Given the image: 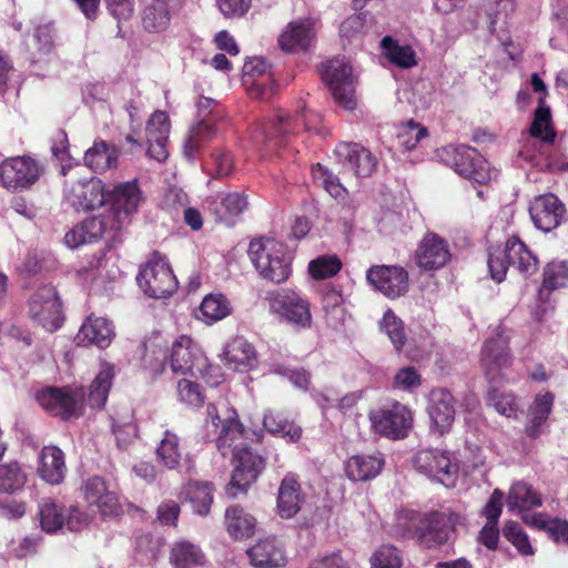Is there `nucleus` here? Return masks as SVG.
I'll use <instances>...</instances> for the list:
<instances>
[{"label": "nucleus", "mask_w": 568, "mask_h": 568, "mask_svg": "<svg viewBox=\"0 0 568 568\" xmlns=\"http://www.w3.org/2000/svg\"><path fill=\"white\" fill-rule=\"evenodd\" d=\"M199 312L197 317L205 324L212 325L227 317L232 313V305L224 294L211 293L203 298Z\"/></svg>", "instance_id": "c03bdc74"}, {"label": "nucleus", "mask_w": 568, "mask_h": 568, "mask_svg": "<svg viewBox=\"0 0 568 568\" xmlns=\"http://www.w3.org/2000/svg\"><path fill=\"white\" fill-rule=\"evenodd\" d=\"M305 503V495L302 490L298 476L287 473L278 487L276 507L281 518H293Z\"/></svg>", "instance_id": "bb28decb"}, {"label": "nucleus", "mask_w": 568, "mask_h": 568, "mask_svg": "<svg viewBox=\"0 0 568 568\" xmlns=\"http://www.w3.org/2000/svg\"><path fill=\"white\" fill-rule=\"evenodd\" d=\"M531 87L534 92H541L546 95V84L538 73L531 74ZM529 134L540 139L542 142L551 144L556 139V131L551 124V113L549 106L545 103V97L538 100V106L534 113V120L530 124Z\"/></svg>", "instance_id": "b1692460"}, {"label": "nucleus", "mask_w": 568, "mask_h": 568, "mask_svg": "<svg viewBox=\"0 0 568 568\" xmlns=\"http://www.w3.org/2000/svg\"><path fill=\"white\" fill-rule=\"evenodd\" d=\"M108 229L119 230L121 226L110 213L108 215H92L68 231L64 235V242L70 247H78L98 241Z\"/></svg>", "instance_id": "aec40b11"}, {"label": "nucleus", "mask_w": 568, "mask_h": 568, "mask_svg": "<svg viewBox=\"0 0 568 568\" xmlns=\"http://www.w3.org/2000/svg\"><path fill=\"white\" fill-rule=\"evenodd\" d=\"M113 378V366L109 364L103 365L89 388L88 403L92 408L101 409L105 406Z\"/></svg>", "instance_id": "49530a36"}, {"label": "nucleus", "mask_w": 568, "mask_h": 568, "mask_svg": "<svg viewBox=\"0 0 568 568\" xmlns=\"http://www.w3.org/2000/svg\"><path fill=\"white\" fill-rule=\"evenodd\" d=\"M487 264L491 278L497 283L506 278L509 266L515 267L525 277L536 274L539 270L537 255L518 235L509 236L504 247L491 248Z\"/></svg>", "instance_id": "f257e3e1"}, {"label": "nucleus", "mask_w": 568, "mask_h": 568, "mask_svg": "<svg viewBox=\"0 0 568 568\" xmlns=\"http://www.w3.org/2000/svg\"><path fill=\"white\" fill-rule=\"evenodd\" d=\"M509 509L530 510L541 506L540 495L524 481L515 483L507 497Z\"/></svg>", "instance_id": "864d4df0"}, {"label": "nucleus", "mask_w": 568, "mask_h": 568, "mask_svg": "<svg viewBox=\"0 0 568 568\" xmlns=\"http://www.w3.org/2000/svg\"><path fill=\"white\" fill-rule=\"evenodd\" d=\"M139 286L145 295L153 298L171 296L178 288L176 277L159 252H154L136 276Z\"/></svg>", "instance_id": "423d86ee"}, {"label": "nucleus", "mask_w": 568, "mask_h": 568, "mask_svg": "<svg viewBox=\"0 0 568 568\" xmlns=\"http://www.w3.org/2000/svg\"><path fill=\"white\" fill-rule=\"evenodd\" d=\"M83 498L90 506H97L102 516L116 515L120 505L116 495L110 491L104 478L92 476L82 487Z\"/></svg>", "instance_id": "c85d7f7f"}, {"label": "nucleus", "mask_w": 568, "mask_h": 568, "mask_svg": "<svg viewBox=\"0 0 568 568\" xmlns=\"http://www.w3.org/2000/svg\"><path fill=\"white\" fill-rule=\"evenodd\" d=\"M371 568H402V550L390 544H383L375 549L369 558Z\"/></svg>", "instance_id": "bf43d9fd"}, {"label": "nucleus", "mask_w": 568, "mask_h": 568, "mask_svg": "<svg viewBox=\"0 0 568 568\" xmlns=\"http://www.w3.org/2000/svg\"><path fill=\"white\" fill-rule=\"evenodd\" d=\"M40 406L63 420L78 417V399L70 387H47L37 393Z\"/></svg>", "instance_id": "412c9836"}, {"label": "nucleus", "mask_w": 568, "mask_h": 568, "mask_svg": "<svg viewBox=\"0 0 568 568\" xmlns=\"http://www.w3.org/2000/svg\"><path fill=\"white\" fill-rule=\"evenodd\" d=\"M224 359L230 368L237 372H248L257 364L255 347L242 336H236L226 344Z\"/></svg>", "instance_id": "72a5a7b5"}, {"label": "nucleus", "mask_w": 568, "mask_h": 568, "mask_svg": "<svg viewBox=\"0 0 568 568\" xmlns=\"http://www.w3.org/2000/svg\"><path fill=\"white\" fill-rule=\"evenodd\" d=\"M246 552L256 568H280L286 564L284 547L275 538L261 539Z\"/></svg>", "instance_id": "7c9ffc66"}, {"label": "nucleus", "mask_w": 568, "mask_h": 568, "mask_svg": "<svg viewBox=\"0 0 568 568\" xmlns=\"http://www.w3.org/2000/svg\"><path fill=\"white\" fill-rule=\"evenodd\" d=\"M311 129L305 113L276 114L272 122L264 123L258 128L254 139L268 152H280L290 135Z\"/></svg>", "instance_id": "0eeeda50"}, {"label": "nucleus", "mask_w": 568, "mask_h": 568, "mask_svg": "<svg viewBox=\"0 0 568 568\" xmlns=\"http://www.w3.org/2000/svg\"><path fill=\"white\" fill-rule=\"evenodd\" d=\"M207 414L212 417V424L217 429L216 447L219 452L225 457L235 446H243V443H237L244 436V426L237 418L230 417L221 419L216 415V407L213 404L207 405Z\"/></svg>", "instance_id": "c756f323"}, {"label": "nucleus", "mask_w": 568, "mask_h": 568, "mask_svg": "<svg viewBox=\"0 0 568 568\" xmlns=\"http://www.w3.org/2000/svg\"><path fill=\"white\" fill-rule=\"evenodd\" d=\"M480 361L486 374L491 378L503 368L510 366L513 357L508 338L501 334L488 338L483 345Z\"/></svg>", "instance_id": "cd10ccee"}, {"label": "nucleus", "mask_w": 568, "mask_h": 568, "mask_svg": "<svg viewBox=\"0 0 568 568\" xmlns=\"http://www.w3.org/2000/svg\"><path fill=\"white\" fill-rule=\"evenodd\" d=\"M312 174L314 180L318 182L331 196L339 199L346 193V189L341 183L339 178L321 163H316L312 166Z\"/></svg>", "instance_id": "052dcab7"}, {"label": "nucleus", "mask_w": 568, "mask_h": 568, "mask_svg": "<svg viewBox=\"0 0 568 568\" xmlns=\"http://www.w3.org/2000/svg\"><path fill=\"white\" fill-rule=\"evenodd\" d=\"M119 150L114 144L103 140H95L93 145L84 154V164L94 173H104L116 168Z\"/></svg>", "instance_id": "58836bf2"}, {"label": "nucleus", "mask_w": 568, "mask_h": 568, "mask_svg": "<svg viewBox=\"0 0 568 568\" xmlns=\"http://www.w3.org/2000/svg\"><path fill=\"white\" fill-rule=\"evenodd\" d=\"M566 206L552 193L539 195L529 206V214L538 230L550 232L557 229L566 217Z\"/></svg>", "instance_id": "dca6fc26"}, {"label": "nucleus", "mask_w": 568, "mask_h": 568, "mask_svg": "<svg viewBox=\"0 0 568 568\" xmlns=\"http://www.w3.org/2000/svg\"><path fill=\"white\" fill-rule=\"evenodd\" d=\"M342 267L343 263L337 255L324 254L308 263V273L313 280L322 281L335 276Z\"/></svg>", "instance_id": "13d9d810"}, {"label": "nucleus", "mask_w": 568, "mask_h": 568, "mask_svg": "<svg viewBox=\"0 0 568 568\" xmlns=\"http://www.w3.org/2000/svg\"><path fill=\"white\" fill-rule=\"evenodd\" d=\"M379 329L384 332L397 352H400L407 342L404 322L388 308L379 321Z\"/></svg>", "instance_id": "4d7b16f0"}, {"label": "nucleus", "mask_w": 568, "mask_h": 568, "mask_svg": "<svg viewBox=\"0 0 568 568\" xmlns=\"http://www.w3.org/2000/svg\"><path fill=\"white\" fill-rule=\"evenodd\" d=\"M384 467V459L378 455H354L345 465L347 477L354 481H366L375 478Z\"/></svg>", "instance_id": "ea45409f"}, {"label": "nucleus", "mask_w": 568, "mask_h": 568, "mask_svg": "<svg viewBox=\"0 0 568 568\" xmlns=\"http://www.w3.org/2000/svg\"><path fill=\"white\" fill-rule=\"evenodd\" d=\"M321 72L335 102L345 110H355V78L349 61L345 57H335L322 65Z\"/></svg>", "instance_id": "20e7f679"}, {"label": "nucleus", "mask_w": 568, "mask_h": 568, "mask_svg": "<svg viewBox=\"0 0 568 568\" xmlns=\"http://www.w3.org/2000/svg\"><path fill=\"white\" fill-rule=\"evenodd\" d=\"M315 38V21L312 18H303L286 26L278 37V45L285 52L306 51Z\"/></svg>", "instance_id": "5701e85b"}, {"label": "nucleus", "mask_w": 568, "mask_h": 568, "mask_svg": "<svg viewBox=\"0 0 568 568\" xmlns=\"http://www.w3.org/2000/svg\"><path fill=\"white\" fill-rule=\"evenodd\" d=\"M26 476L18 463L0 465V493L12 494L24 486Z\"/></svg>", "instance_id": "680f3d73"}, {"label": "nucleus", "mask_w": 568, "mask_h": 568, "mask_svg": "<svg viewBox=\"0 0 568 568\" xmlns=\"http://www.w3.org/2000/svg\"><path fill=\"white\" fill-rule=\"evenodd\" d=\"M366 278L376 291L390 300L408 292V272L399 265H373L367 270Z\"/></svg>", "instance_id": "ddd939ff"}, {"label": "nucleus", "mask_w": 568, "mask_h": 568, "mask_svg": "<svg viewBox=\"0 0 568 568\" xmlns=\"http://www.w3.org/2000/svg\"><path fill=\"white\" fill-rule=\"evenodd\" d=\"M369 420L376 434L389 439H402L413 425V413L406 405L394 402L388 407L372 410Z\"/></svg>", "instance_id": "9b49d317"}, {"label": "nucleus", "mask_w": 568, "mask_h": 568, "mask_svg": "<svg viewBox=\"0 0 568 568\" xmlns=\"http://www.w3.org/2000/svg\"><path fill=\"white\" fill-rule=\"evenodd\" d=\"M200 358V351L193 339L181 335L172 345L170 366L174 374L187 375L193 372Z\"/></svg>", "instance_id": "2f4dec72"}, {"label": "nucleus", "mask_w": 568, "mask_h": 568, "mask_svg": "<svg viewBox=\"0 0 568 568\" xmlns=\"http://www.w3.org/2000/svg\"><path fill=\"white\" fill-rule=\"evenodd\" d=\"M175 13L150 1L142 12V24L148 32L165 31Z\"/></svg>", "instance_id": "6e6d98bb"}, {"label": "nucleus", "mask_w": 568, "mask_h": 568, "mask_svg": "<svg viewBox=\"0 0 568 568\" xmlns=\"http://www.w3.org/2000/svg\"><path fill=\"white\" fill-rule=\"evenodd\" d=\"M270 312L298 329L312 326L311 304L293 290L280 288L266 293Z\"/></svg>", "instance_id": "7ed1b4c3"}, {"label": "nucleus", "mask_w": 568, "mask_h": 568, "mask_svg": "<svg viewBox=\"0 0 568 568\" xmlns=\"http://www.w3.org/2000/svg\"><path fill=\"white\" fill-rule=\"evenodd\" d=\"M171 562L175 568H194L204 565L205 556L199 546L180 541L171 550Z\"/></svg>", "instance_id": "5fc2aeb1"}, {"label": "nucleus", "mask_w": 568, "mask_h": 568, "mask_svg": "<svg viewBox=\"0 0 568 568\" xmlns=\"http://www.w3.org/2000/svg\"><path fill=\"white\" fill-rule=\"evenodd\" d=\"M439 156L447 166L465 179L478 184H486L490 180L489 164L475 148L448 145L442 149Z\"/></svg>", "instance_id": "39448f33"}, {"label": "nucleus", "mask_w": 568, "mask_h": 568, "mask_svg": "<svg viewBox=\"0 0 568 568\" xmlns=\"http://www.w3.org/2000/svg\"><path fill=\"white\" fill-rule=\"evenodd\" d=\"M112 428L116 445L121 449H126L138 437V426L133 422L120 423L116 418H112Z\"/></svg>", "instance_id": "774afa93"}, {"label": "nucleus", "mask_w": 568, "mask_h": 568, "mask_svg": "<svg viewBox=\"0 0 568 568\" xmlns=\"http://www.w3.org/2000/svg\"><path fill=\"white\" fill-rule=\"evenodd\" d=\"M170 129V119L164 111H155L148 121V154L159 162L166 160L169 155L168 140Z\"/></svg>", "instance_id": "a878e982"}, {"label": "nucleus", "mask_w": 568, "mask_h": 568, "mask_svg": "<svg viewBox=\"0 0 568 568\" xmlns=\"http://www.w3.org/2000/svg\"><path fill=\"white\" fill-rule=\"evenodd\" d=\"M248 257L260 276L275 284L287 281L292 273L291 258L283 243L274 239H255L250 242Z\"/></svg>", "instance_id": "f03ea898"}, {"label": "nucleus", "mask_w": 568, "mask_h": 568, "mask_svg": "<svg viewBox=\"0 0 568 568\" xmlns=\"http://www.w3.org/2000/svg\"><path fill=\"white\" fill-rule=\"evenodd\" d=\"M183 458L181 438L172 430L166 429L155 448L156 463L168 470H178Z\"/></svg>", "instance_id": "4c0bfd02"}, {"label": "nucleus", "mask_w": 568, "mask_h": 568, "mask_svg": "<svg viewBox=\"0 0 568 568\" xmlns=\"http://www.w3.org/2000/svg\"><path fill=\"white\" fill-rule=\"evenodd\" d=\"M384 55L394 65L402 69H409L417 64L416 54L408 44L400 45L396 39L386 36L381 41Z\"/></svg>", "instance_id": "8fccbe9b"}, {"label": "nucleus", "mask_w": 568, "mask_h": 568, "mask_svg": "<svg viewBox=\"0 0 568 568\" xmlns=\"http://www.w3.org/2000/svg\"><path fill=\"white\" fill-rule=\"evenodd\" d=\"M178 398L181 403L191 407H201L204 404V395L200 384L187 378H181L176 385Z\"/></svg>", "instance_id": "69168bd1"}, {"label": "nucleus", "mask_w": 568, "mask_h": 568, "mask_svg": "<svg viewBox=\"0 0 568 568\" xmlns=\"http://www.w3.org/2000/svg\"><path fill=\"white\" fill-rule=\"evenodd\" d=\"M64 194L68 202L77 210L93 211L106 201L103 184L98 179L65 182Z\"/></svg>", "instance_id": "f3484780"}, {"label": "nucleus", "mask_w": 568, "mask_h": 568, "mask_svg": "<svg viewBox=\"0 0 568 568\" xmlns=\"http://www.w3.org/2000/svg\"><path fill=\"white\" fill-rule=\"evenodd\" d=\"M263 426L270 434L280 436L287 442H297L302 436V428L281 413L272 410L265 413Z\"/></svg>", "instance_id": "09e8293b"}, {"label": "nucleus", "mask_w": 568, "mask_h": 568, "mask_svg": "<svg viewBox=\"0 0 568 568\" xmlns=\"http://www.w3.org/2000/svg\"><path fill=\"white\" fill-rule=\"evenodd\" d=\"M415 262L424 271L443 268L452 258L448 242L434 232L424 235L415 251Z\"/></svg>", "instance_id": "6ab92c4d"}, {"label": "nucleus", "mask_w": 568, "mask_h": 568, "mask_svg": "<svg viewBox=\"0 0 568 568\" xmlns=\"http://www.w3.org/2000/svg\"><path fill=\"white\" fill-rule=\"evenodd\" d=\"M453 532L452 519L442 511L425 513L419 527L417 544L433 549L446 544Z\"/></svg>", "instance_id": "4be33fe9"}, {"label": "nucleus", "mask_w": 568, "mask_h": 568, "mask_svg": "<svg viewBox=\"0 0 568 568\" xmlns=\"http://www.w3.org/2000/svg\"><path fill=\"white\" fill-rule=\"evenodd\" d=\"M503 535L510 544L516 547L520 555L529 556L534 554V549L530 545L527 534L523 530L517 521H507L503 528Z\"/></svg>", "instance_id": "0e129e2a"}, {"label": "nucleus", "mask_w": 568, "mask_h": 568, "mask_svg": "<svg viewBox=\"0 0 568 568\" xmlns=\"http://www.w3.org/2000/svg\"><path fill=\"white\" fill-rule=\"evenodd\" d=\"M427 414L433 433L444 436L450 433L456 416V399L449 389L434 387L427 398Z\"/></svg>", "instance_id": "4468645a"}, {"label": "nucleus", "mask_w": 568, "mask_h": 568, "mask_svg": "<svg viewBox=\"0 0 568 568\" xmlns=\"http://www.w3.org/2000/svg\"><path fill=\"white\" fill-rule=\"evenodd\" d=\"M113 336V325L109 320L89 316L80 327L75 339L78 344H94L100 348H104L110 345Z\"/></svg>", "instance_id": "c9c22d12"}, {"label": "nucleus", "mask_w": 568, "mask_h": 568, "mask_svg": "<svg viewBox=\"0 0 568 568\" xmlns=\"http://www.w3.org/2000/svg\"><path fill=\"white\" fill-rule=\"evenodd\" d=\"M527 525L545 530L557 544L568 546V521L560 518H549L545 514L525 515Z\"/></svg>", "instance_id": "a18cd8bd"}, {"label": "nucleus", "mask_w": 568, "mask_h": 568, "mask_svg": "<svg viewBox=\"0 0 568 568\" xmlns=\"http://www.w3.org/2000/svg\"><path fill=\"white\" fill-rule=\"evenodd\" d=\"M423 517L424 514L418 510L406 508L397 510L390 535L398 539H415L417 541Z\"/></svg>", "instance_id": "37998d69"}, {"label": "nucleus", "mask_w": 568, "mask_h": 568, "mask_svg": "<svg viewBox=\"0 0 568 568\" xmlns=\"http://www.w3.org/2000/svg\"><path fill=\"white\" fill-rule=\"evenodd\" d=\"M216 135L215 128L210 120L203 119L191 128L184 142V154L187 159H194L195 155Z\"/></svg>", "instance_id": "3c124183"}, {"label": "nucleus", "mask_w": 568, "mask_h": 568, "mask_svg": "<svg viewBox=\"0 0 568 568\" xmlns=\"http://www.w3.org/2000/svg\"><path fill=\"white\" fill-rule=\"evenodd\" d=\"M40 526L47 532H55L63 525L71 531L80 530L85 525V516L78 507H65L48 498L39 504L38 511Z\"/></svg>", "instance_id": "f8f14e48"}, {"label": "nucleus", "mask_w": 568, "mask_h": 568, "mask_svg": "<svg viewBox=\"0 0 568 568\" xmlns=\"http://www.w3.org/2000/svg\"><path fill=\"white\" fill-rule=\"evenodd\" d=\"M337 154L344 159V164L347 165L357 178L369 176L375 169V158L367 149L359 144H341L337 149Z\"/></svg>", "instance_id": "e433bc0d"}, {"label": "nucleus", "mask_w": 568, "mask_h": 568, "mask_svg": "<svg viewBox=\"0 0 568 568\" xmlns=\"http://www.w3.org/2000/svg\"><path fill=\"white\" fill-rule=\"evenodd\" d=\"M207 165L215 178H224L233 172L234 160L229 151L219 148L211 153Z\"/></svg>", "instance_id": "338daca9"}, {"label": "nucleus", "mask_w": 568, "mask_h": 568, "mask_svg": "<svg viewBox=\"0 0 568 568\" xmlns=\"http://www.w3.org/2000/svg\"><path fill=\"white\" fill-rule=\"evenodd\" d=\"M555 395L547 390L537 394L528 407L527 423L525 434L531 439L538 438L542 434V427L546 425L548 417L552 410Z\"/></svg>", "instance_id": "f704fd0d"}, {"label": "nucleus", "mask_w": 568, "mask_h": 568, "mask_svg": "<svg viewBox=\"0 0 568 568\" xmlns=\"http://www.w3.org/2000/svg\"><path fill=\"white\" fill-rule=\"evenodd\" d=\"M183 495L190 501L194 513L206 516L213 503V485L211 483L190 481L184 486Z\"/></svg>", "instance_id": "de8ad7c7"}, {"label": "nucleus", "mask_w": 568, "mask_h": 568, "mask_svg": "<svg viewBox=\"0 0 568 568\" xmlns=\"http://www.w3.org/2000/svg\"><path fill=\"white\" fill-rule=\"evenodd\" d=\"M422 383L423 377L414 366L399 368L393 377V388L405 393H414Z\"/></svg>", "instance_id": "e2e57ef3"}, {"label": "nucleus", "mask_w": 568, "mask_h": 568, "mask_svg": "<svg viewBox=\"0 0 568 568\" xmlns=\"http://www.w3.org/2000/svg\"><path fill=\"white\" fill-rule=\"evenodd\" d=\"M67 473L64 453L57 446H44L38 457V474L50 485H59Z\"/></svg>", "instance_id": "473e14b6"}, {"label": "nucleus", "mask_w": 568, "mask_h": 568, "mask_svg": "<svg viewBox=\"0 0 568 568\" xmlns=\"http://www.w3.org/2000/svg\"><path fill=\"white\" fill-rule=\"evenodd\" d=\"M29 315L48 332H55L62 326L64 321L62 302L53 285H41L30 296Z\"/></svg>", "instance_id": "1a4fd4ad"}, {"label": "nucleus", "mask_w": 568, "mask_h": 568, "mask_svg": "<svg viewBox=\"0 0 568 568\" xmlns=\"http://www.w3.org/2000/svg\"><path fill=\"white\" fill-rule=\"evenodd\" d=\"M234 470L226 486L227 496L235 498L256 481L266 466L265 458L247 445L235 446L232 450Z\"/></svg>", "instance_id": "6e6552de"}, {"label": "nucleus", "mask_w": 568, "mask_h": 568, "mask_svg": "<svg viewBox=\"0 0 568 568\" xmlns=\"http://www.w3.org/2000/svg\"><path fill=\"white\" fill-rule=\"evenodd\" d=\"M229 534L235 539L251 537L255 528V519L240 506H230L225 511Z\"/></svg>", "instance_id": "603ef678"}, {"label": "nucleus", "mask_w": 568, "mask_h": 568, "mask_svg": "<svg viewBox=\"0 0 568 568\" xmlns=\"http://www.w3.org/2000/svg\"><path fill=\"white\" fill-rule=\"evenodd\" d=\"M111 202V215L122 226L130 216L138 212L143 201L138 180L123 182L114 186L106 197Z\"/></svg>", "instance_id": "a211bd4d"}, {"label": "nucleus", "mask_w": 568, "mask_h": 568, "mask_svg": "<svg viewBox=\"0 0 568 568\" xmlns=\"http://www.w3.org/2000/svg\"><path fill=\"white\" fill-rule=\"evenodd\" d=\"M247 206V195L244 192H230L220 202H212L210 209L219 222L231 225L233 219L241 215Z\"/></svg>", "instance_id": "a19ab883"}, {"label": "nucleus", "mask_w": 568, "mask_h": 568, "mask_svg": "<svg viewBox=\"0 0 568 568\" xmlns=\"http://www.w3.org/2000/svg\"><path fill=\"white\" fill-rule=\"evenodd\" d=\"M267 63L262 58H250L243 64V81L248 84L250 94L260 100H268L274 94V83L266 74Z\"/></svg>", "instance_id": "393cba45"}, {"label": "nucleus", "mask_w": 568, "mask_h": 568, "mask_svg": "<svg viewBox=\"0 0 568 568\" xmlns=\"http://www.w3.org/2000/svg\"><path fill=\"white\" fill-rule=\"evenodd\" d=\"M568 284V261H551L542 270V283L538 290L537 297L545 302L548 294L567 286Z\"/></svg>", "instance_id": "79ce46f5"}, {"label": "nucleus", "mask_w": 568, "mask_h": 568, "mask_svg": "<svg viewBox=\"0 0 568 568\" xmlns=\"http://www.w3.org/2000/svg\"><path fill=\"white\" fill-rule=\"evenodd\" d=\"M413 463L419 473L436 478L446 486L449 485L459 468L449 452L439 449H422L417 452Z\"/></svg>", "instance_id": "2eb2a0df"}, {"label": "nucleus", "mask_w": 568, "mask_h": 568, "mask_svg": "<svg viewBox=\"0 0 568 568\" xmlns=\"http://www.w3.org/2000/svg\"><path fill=\"white\" fill-rule=\"evenodd\" d=\"M43 173L38 160L28 156H12L0 164L1 185L10 192L30 189Z\"/></svg>", "instance_id": "9d476101"}]
</instances>
